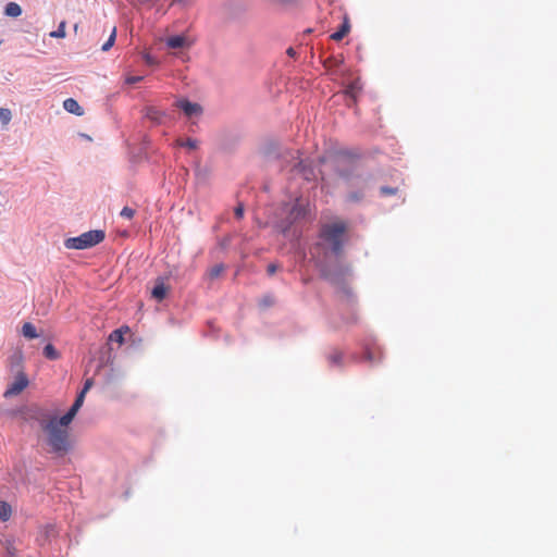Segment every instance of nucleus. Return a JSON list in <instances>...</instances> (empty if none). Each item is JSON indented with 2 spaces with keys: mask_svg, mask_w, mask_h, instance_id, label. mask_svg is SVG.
I'll return each mask as SVG.
<instances>
[{
  "mask_svg": "<svg viewBox=\"0 0 557 557\" xmlns=\"http://www.w3.org/2000/svg\"><path fill=\"white\" fill-rule=\"evenodd\" d=\"M51 37L64 38L65 37V22H61L58 29L50 33Z\"/></svg>",
  "mask_w": 557,
  "mask_h": 557,
  "instance_id": "24",
  "label": "nucleus"
},
{
  "mask_svg": "<svg viewBox=\"0 0 557 557\" xmlns=\"http://www.w3.org/2000/svg\"><path fill=\"white\" fill-rule=\"evenodd\" d=\"M175 144L178 147H186L190 150H195L198 147V141L193 138H188L187 140L177 139Z\"/></svg>",
  "mask_w": 557,
  "mask_h": 557,
  "instance_id": "19",
  "label": "nucleus"
},
{
  "mask_svg": "<svg viewBox=\"0 0 557 557\" xmlns=\"http://www.w3.org/2000/svg\"><path fill=\"white\" fill-rule=\"evenodd\" d=\"M5 557H17V549L15 548L12 541H5Z\"/></svg>",
  "mask_w": 557,
  "mask_h": 557,
  "instance_id": "21",
  "label": "nucleus"
},
{
  "mask_svg": "<svg viewBox=\"0 0 557 557\" xmlns=\"http://www.w3.org/2000/svg\"><path fill=\"white\" fill-rule=\"evenodd\" d=\"M71 422L63 420V417H51L49 420H41L40 426L47 433V442L53 453L64 455L71 447L69 425Z\"/></svg>",
  "mask_w": 557,
  "mask_h": 557,
  "instance_id": "2",
  "label": "nucleus"
},
{
  "mask_svg": "<svg viewBox=\"0 0 557 557\" xmlns=\"http://www.w3.org/2000/svg\"><path fill=\"white\" fill-rule=\"evenodd\" d=\"M263 301L265 306H270L272 304V300L270 298H265Z\"/></svg>",
  "mask_w": 557,
  "mask_h": 557,
  "instance_id": "35",
  "label": "nucleus"
},
{
  "mask_svg": "<svg viewBox=\"0 0 557 557\" xmlns=\"http://www.w3.org/2000/svg\"><path fill=\"white\" fill-rule=\"evenodd\" d=\"M360 88L358 87L357 83L350 84L346 90L345 94L351 97L352 99H356L359 94Z\"/></svg>",
  "mask_w": 557,
  "mask_h": 557,
  "instance_id": "23",
  "label": "nucleus"
},
{
  "mask_svg": "<svg viewBox=\"0 0 557 557\" xmlns=\"http://www.w3.org/2000/svg\"><path fill=\"white\" fill-rule=\"evenodd\" d=\"M224 271V265L223 264H215L214 267H212L210 270H209V277L210 278H216L221 275V273Z\"/></svg>",
  "mask_w": 557,
  "mask_h": 557,
  "instance_id": "22",
  "label": "nucleus"
},
{
  "mask_svg": "<svg viewBox=\"0 0 557 557\" xmlns=\"http://www.w3.org/2000/svg\"><path fill=\"white\" fill-rule=\"evenodd\" d=\"M364 357L369 362H374L382 358L381 354L376 357L371 350H367Z\"/></svg>",
  "mask_w": 557,
  "mask_h": 557,
  "instance_id": "26",
  "label": "nucleus"
},
{
  "mask_svg": "<svg viewBox=\"0 0 557 557\" xmlns=\"http://www.w3.org/2000/svg\"><path fill=\"white\" fill-rule=\"evenodd\" d=\"M347 224L344 221L325 223L320 226L317 242L310 247V255L317 265L324 267L331 256H339L346 242Z\"/></svg>",
  "mask_w": 557,
  "mask_h": 557,
  "instance_id": "1",
  "label": "nucleus"
},
{
  "mask_svg": "<svg viewBox=\"0 0 557 557\" xmlns=\"http://www.w3.org/2000/svg\"><path fill=\"white\" fill-rule=\"evenodd\" d=\"M145 116L156 123H161L164 113L154 107H148L145 110Z\"/></svg>",
  "mask_w": 557,
  "mask_h": 557,
  "instance_id": "10",
  "label": "nucleus"
},
{
  "mask_svg": "<svg viewBox=\"0 0 557 557\" xmlns=\"http://www.w3.org/2000/svg\"><path fill=\"white\" fill-rule=\"evenodd\" d=\"M128 327L125 326V327H121V329H117V330H114L110 336H109V339L111 342H116L119 343L120 345H122L124 343V337H123V334H124V331L125 332H128Z\"/></svg>",
  "mask_w": 557,
  "mask_h": 557,
  "instance_id": "17",
  "label": "nucleus"
},
{
  "mask_svg": "<svg viewBox=\"0 0 557 557\" xmlns=\"http://www.w3.org/2000/svg\"><path fill=\"white\" fill-rule=\"evenodd\" d=\"M139 3H147L149 2L150 0H137Z\"/></svg>",
  "mask_w": 557,
  "mask_h": 557,
  "instance_id": "37",
  "label": "nucleus"
},
{
  "mask_svg": "<svg viewBox=\"0 0 557 557\" xmlns=\"http://www.w3.org/2000/svg\"><path fill=\"white\" fill-rule=\"evenodd\" d=\"M349 30H350L349 21L347 18H345L341 28L331 35V39H333L335 41H339L349 33Z\"/></svg>",
  "mask_w": 557,
  "mask_h": 557,
  "instance_id": "11",
  "label": "nucleus"
},
{
  "mask_svg": "<svg viewBox=\"0 0 557 557\" xmlns=\"http://www.w3.org/2000/svg\"><path fill=\"white\" fill-rule=\"evenodd\" d=\"M183 0H173L172 1V4H175V3H181Z\"/></svg>",
  "mask_w": 557,
  "mask_h": 557,
  "instance_id": "38",
  "label": "nucleus"
},
{
  "mask_svg": "<svg viewBox=\"0 0 557 557\" xmlns=\"http://www.w3.org/2000/svg\"><path fill=\"white\" fill-rule=\"evenodd\" d=\"M44 356L49 360H58L60 358V352L52 344H47L44 347Z\"/></svg>",
  "mask_w": 557,
  "mask_h": 557,
  "instance_id": "16",
  "label": "nucleus"
},
{
  "mask_svg": "<svg viewBox=\"0 0 557 557\" xmlns=\"http://www.w3.org/2000/svg\"><path fill=\"white\" fill-rule=\"evenodd\" d=\"M302 168H304V163H302V161H299L297 164V169H299V171H300V170H302Z\"/></svg>",
  "mask_w": 557,
  "mask_h": 557,
  "instance_id": "36",
  "label": "nucleus"
},
{
  "mask_svg": "<svg viewBox=\"0 0 557 557\" xmlns=\"http://www.w3.org/2000/svg\"><path fill=\"white\" fill-rule=\"evenodd\" d=\"M63 108L70 112V113H73L77 116H82L84 114V110L83 108L79 106V103L73 99V98H67L64 100L63 102Z\"/></svg>",
  "mask_w": 557,
  "mask_h": 557,
  "instance_id": "9",
  "label": "nucleus"
},
{
  "mask_svg": "<svg viewBox=\"0 0 557 557\" xmlns=\"http://www.w3.org/2000/svg\"><path fill=\"white\" fill-rule=\"evenodd\" d=\"M235 215L237 219H242L244 215V207L242 205L235 208Z\"/></svg>",
  "mask_w": 557,
  "mask_h": 557,
  "instance_id": "32",
  "label": "nucleus"
},
{
  "mask_svg": "<svg viewBox=\"0 0 557 557\" xmlns=\"http://www.w3.org/2000/svg\"><path fill=\"white\" fill-rule=\"evenodd\" d=\"M29 384L28 377L24 372H18L14 381L8 386L3 396L10 398L20 395Z\"/></svg>",
  "mask_w": 557,
  "mask_h": 557,
  "instance_id": "4",
  "label": "nucleus"
},
{
  "mask_svg": "<svg viewBox=\"0 0 557 557\" xmlns=\"http://www.w3.org/2000/svg\"><path fill=\"white\" fill-rule=\"evenodd\" d=\"M22 334L24 337L28 339H34L38 337V333L36 327L30 322H25L22 326Z\"/></svg>",
  "mask_w": 557,
  "mask_h": 557,
  "instance_id": "12",
  "label": "nucleus"
},
{
  "mask_svg": "<svg viewBox=\"0 0 557 557\" xmlns=\"http://www.w3.org/2000/svg\"><path fill=\"white\" fill-rule=\"evenodd\" d=\"M4 13L11 17H17L22 14V8L16 2H9L5 5Z\"/></svg>",
  "mask_w": 557,
  "mask_h": 557,
  "instance_id": "14",
  "label": "nucleus"
},
{
  "mask_svg": "<svg viewBox=\"0 0 557 557\" xmlns=\"http://www.w3.org/2000/svg\"><path fill=\"white\" fill-rule=\"evenodd\" d=\"M92 386V380L88 379L84 383V387L81 392H84V395L89 391V388Z\"/></svg>",
  "mask_w": 557,
  "mask_h": 557,
  "instance_id": "31",
  "label": "nucleus"
},
{
  "mask_svg": "<svg viewBox=\"0 0 557 557\" xmlns=\"http://www.w3.org/2000/svg\"><path fill=\"white\" fill-rule=\"evenodd\" d=\"M144 60H145V62H146L147 64H149V65L157 64L156 59H154L151 54H149V53H146V54L144 55Z\"/></svg>",
  "mask_w": 557,
  "mask_h": 557,
  "instance_id": "29",
  "label": "nucleus"
},
{
  "mask_svg": "<svg viewBox=\"0 0 557 557\" xmlns=\"http://www.w3.org/2000/svg\"><path fill=\"white\" fill-rule=\"evenodd\" d=\"M330 366H341L343 363V352L338 349H333L327 355Z\"/></svg>",
  "mask_w": 557,
  "mask_h": 557,
  "instance_id": "15",
  "label": "nucleus"
},
{
  "mask_svg": "<svg viewBox=\"0 0 557 557\" xmlns=\"http://www.w3.org/2000/svg\"><path fill=\"white\" fill-rule=\"evenodd\" d=\"M106 234L101 230H92L81 234L77 237H70L64 240L67 249L83 250L91 248L103 242Z\"/></svg>",
  "mask_w": 557,
  "mask_h": 557,
  "instance_id": "3",
  "label": "nucleus"
},
{
  "mask_svg": "<svg viewBox=\"0 0 557 557\" xmlns=\"http://www.w3.org/2000/svg\"><path fill=\"white\" fill-rule=\"evenodd\" d=\"M12 516V507L8 502L0 500V520L5 522Z\"/></svg>",
  "mask_w": 557,
  "mask_h": 557,
  "instance_id": "13",
  "label": "nucleus"
},
{
  "mask_svg": "<svg viewBox=\"0 0 557 557\" xmlns=\"http://www.w3.org/2000/svg\"><path fill=\"white\" fill-rule=\"evenodd\" d=\"M361 198H362V196H361V195H359V194H356V193H352V194H350V195L348 196V199H349L350 201H359Z\"/></svg>",
  "mask_w": 557,
  "mask_h": 557,
  "instance_id": "33",
  "label": "nucleus"
},
{
  "mask_svg": "<svg viewBox=\"0 0 557 557\" xmlns=\"http://www.w3.org/2000/svg\"><path fill=\"white\" fill-rule=\"evenodd\" d=\"M116 38V28L113 27L109 39L102 45L101 50L108 51L114 45Z\"/></svg>",
  "mask_w": 557,
  "mask_h": 557,
  "instance_id": "20",
  "label": "nucleus"
},
{
  "mask_svg": "<svg viewBox=\"0 0 557 557\" xmlns=\"http://www.w3.org/2000/svg\"><path fill=\"white\" fill-rule=\"evenodd\" d=\"M169 287L165 286L162 278H158L154 287L151 290V296L158 301H162L168 294Z\"/></svg>",
  "mask_w": 557,
  "mask_h": 557,
  "instance_id": "8",
  "label": "nucleus"
},
{
  "mask_svg": "<svg viewBox=\"0 0 557 557\" xmlns=\"http://www.w3.org/2000/svg\"><path fill=\"white\" fill-rule=\"evenodd\" d=\"M12 120V112L8 108H0V123L2 127H7Z\"/></svg>",
  "mask_w": 557,
  "mask_h": 557,
  "instance_id": "18",
  "label": "nucleus"
},
{
  "mask_svg": "<svg viewBox=\"0 0 557 557\" xmlns=\"http://www.w3.org/2000/svg\"><path fill=\"white\" fill-rule=\"evenodd\" d=\"M143 79H144L143 76H127L125 78V83L128 85H133V84L141 82Z\"/></svg>",
  "mask_w": 557,
  "mask_h": 557,
  "instance_id": "28",
  "label": "nucleus"
},
{
  "mask_svg": "<svg viewBox=\"0 0 557 557\" xmlns=\"http://www.w3.org/2000/svg\"><path fill=\"white\" fill-rule=\"evenodd\" d=\"M177 107L183 110L187 116H193L201 113V107L198 103H193L187 100L177 102Z\"/></svg>",
  "mask_w": 557,
  "mask_h": 557,
  "instance_id": "7",
  "label": "nucleus"
},
{
  "mask_svg": "<svg viewBox=\"0 0 557 557\" xmlns=\"http://www.w3.org/2000/svg\"><path fill=\"white\" fill-rule=\"evenodd\" d=\"M165 45L171 49H178L184 47H190L188 38L184 35L171 36L165 39Z\"/></svg>",
  "mask_w": 557,
  "mask_h": 557,
  "instance_id": "6",
  "label": "nucleus"
},
{
  "mask_svg": "<svg viewBox=\"0 0 557 557\" xmlns=\"http://www.w3.org/2000/svg\"><path fill=\"white\" fill-rule=\"evenodd\" d=\"M380 191H381V195H383V196H392V195H395L397 193V188L382 187L380 189Z\"/></svg>",
  "mask_w": 557,
  "mask_h": 557,
  "instance_id": "27",
  "label": "nucleus"
},
{
  "mask_svg": "<svg viewBox=\"0 0 557 557\" xmlns=\"http://www.w3.org/2000/svg\"><path fill=\"white\" fill-rule=\"evenodd\" d=\"M120 214L122 218L129 220L135 215V210L129 207H124Z\"/></svg>",
  "mask_w": 557,
  "mask_h": 557,
  "instance_id": "25",
  "label": "nucleus"
},
{
  "mask_svg": "<svg viewBox=\"0 0 557 557\" xmlns=\"http://www.w3.org/2000/svg\"><path fill=\"white\" fill-rule=\"evenodd\" d=\"M84 399H85L84 392H81L77 395V397H76L74 404L72 405V407L70 408V410L64 416H62L63 420H65L67 422H72L73 419L75 418L76 413L78 412V410L83 406Z\"/></svg>",
  "mask_w": 557,
  "mask_h": 557,
  "instance_id": "5",
  "label": "nucleus"
},
{
  "mask_svg": "<svg viewBox=\"0 0 557 557\" xmlns=\"http://www.w3.org/2000/svg\"><path fill=\"white\" fill-rule=\"evenodd\" d=\"M277 269H278L277 264L271 263V264L268 265L267 272H268L269 275H273L277 271Z\"/></svg>",
  "mask_w": 557,
  "mask_h": 557,
  "instance_id": "30",
  "label": "nucleus"
},
{
  "mask_svg": "<svg viewBox=\"0 0 557 557\" xmlns=\"http://www.w3.org/2000/svg\"><path fill=\"white\" fill-rule=\"evenodd\" d=\"M286 52H287V54H288L289 57H295V54H296V52H295L294 48H292V47H290V48H288Z\"/></svg>",
  "mask_w": 557,
  "mask_h": 557,
  "instance_id": "34",
  "label": "nucleus"
}]
</instances>
